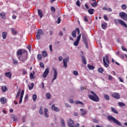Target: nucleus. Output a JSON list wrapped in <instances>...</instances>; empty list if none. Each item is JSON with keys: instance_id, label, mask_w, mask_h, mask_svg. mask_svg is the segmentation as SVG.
Wrapping results in <instances>:
<instances>
[{"instance_id": "f257e3e1", "label": "nucleus", "mask_w": 127, "mask_h": 127, "mask_svg": "<svg viewBox=\"0 0 127 127\" xmlns=\"http://www.w3.org/2000/svg\"><path fill=\"white\" fill-rule=\"evenodd\" d=\"M17 56L20 61L24 63L27 60V52L24 50H18L17 52Z\"/></svg>"}, {"instance_id": "f03ea898", "label": "nucleus", "mask_w": 127, "mask_h": 127, "mask_svg": "<svg viewBox=\"0 0 127 127\" xmlns=\"http://www.w3.org/2000/svg\"><path fill=\"white\" fill-rule=\"evenodd\" d=\"M91 94L92 95H88V97L90 100H92V101H94V102H99L100 101V98H99V97H98V95L94 91H91Z\"/></svg>"}, {"instance_id": "7ed1b4c3", "label": "nucleus", "mask_w": 127, "mask_h": 127, "mask_svg": "<svg viewBox=\"0 0 127 127\" xmlns=\"http://www.w3.org/2000/svg\"><path fill=\"white\" fill-rule=\"evenodd\" d=\"M107 119L108 121H109L110 122H112L114 124H116V125H117L118 126H122V124L121 123V122H120L119 121H118V120H117L116 118L111 115L108 116Z\"/></svg>"}, {"instance_id": "20e7f679", "label": "nucleus", "mask_w": 127, "mask_h": 127, "mask_svg": "<svg viewBox=\"0 0 127 127\" xmlns=\"http://www.w3.org/2000/svg\"><path fill=\"white\" fill-rule=\"evenodd\" d=\"M114 22L115 24H119H119H121V25H123V26H124V27L127 28V25L126 23V22H125V21H124L123 20L121 19H115Z\"/></svg>"}, {"instance_id": "39448f33", "label": "nucleus", "mask_w": 127, "mask_h": 127, "mask_svg": "<svg viewBox=\"0 0 127 127\" xmlns=\"http://www.w3.org/2000/svg\"><path fill=\"white\" fill-rule=\"evenodd\" d=\"M103 64L106 68L109 67V64H110V60H109V55H106L103 57Z\"/></svg>"}, {"instance_id": "423d86ee", "label": "nucleus", "mask_w": 127, "mask_h": 127, "mask_svg": "<svg viewBox=\"0 0 127 127\" xmlns=\"http://www.w3.org/2000/svg\"><path fill=\"white\" fill-rule=\"evenodd\" d=\"M81 35L83 42L85 44V47H86V48H88V42L87 41V36H86V33H82Z\"/></svg>"}, {"instance_id": "0eeeda50", "label": "nucleus", "mask_w": 127, "mask_h": 127, "mask_svg": "<svg viewBox=\"0 0 127 127\" xmlns=\"http://www.w3.org/2000/svg\"><path fill=\"white\" fill-rule=\"evenodd\" d=\"M43 31H42V30L41 29H39L36 35L37 39H38V40H40V37L41 36V35H43Z\"/></svg>"}, {"instance_id": "6e6552de", "label": "nucleus", "mask_w": 127, "mask_h": 127, "mask_svg": "<svg viewBox=\"0 0 127 127\" xmlns=\"http://www.w3.org/2000/svg\"><path fill=\"white\" fill-rule=\"evenodd\" d=\"M119 16H120V17H121V18L124 20H127V13H125L124 12H121L119 13Z\"/></svg>"}, {"instance_id": "1a4fd4ad", "label": "nucleus", "mask_w": 127, "mask_h": 127, "mask_svg": "<svg viewBox=\"0 0 127 127\" xmlns=\"http://www.w3.org/2000/svg\"><path fill=\"white\" fill-rule=\"evenodd\" d=\"M53 70L54 71V77L52 80V83H53V81H54V80H56V79H57V76H58V72H57V69L55 68H53Z\"/></svg>"}, {"instance_id": "9d476101", "label": "nucleus", "mask_w": 127, "mask_h": 127, "mask_svg": "<svg viewBox=\"0 0 127 127\" xmlns=\"http://www.w3.org/2000/svg\"><path fill=\"white\" fill-rule=\"evenodd\" d=\"M67 124L69 127H75V122L71 119H68Z\"/></svg>"}, {"instance_id": "9b49d317", "label": "nucleus", "mask_w": 127, "mask_h": 127, "mask_svg": "<svg viewBox=\"0 0 127 127\" xmlns=\"http://www.w3.org/2000/svg\"><path fill=\"white\" fill-rule=\"evenodd\" d=\"M81 39V34H79V36H77L76 41L73 43V45L74 46H77L79 45V42H80V40Z\"/></svg>"}, {"instance_id": "f8f14e48", "label": "nucleus", "mask_w": 127, "mask_h": 127, "mask_svg": "<svg viewBox=\"0 0 127 127\" xmlns=\"http://www.w3.org/2000/svg\"><path fill=\"white\" fill-rule=\"evenodd\" d=\"M112 98H114L115 99H117V100H119V99H121V96H120V94L118 93H113L111 95Z\"/></svg>"}, {"instance_id": "ddd939ff", "label": "nucleus", "mask_w": 127, "mask_h": 127, "mask_svg": "<svg viewBox=\"0 0 127 127\" xmlns=\"http://www.w3.org/2000/svg\"><path fill=\"white\" fill-rule=\"evenodd\" d=\"M49 73V68L47 67L45 69V70L43 74V78H46V77H47V75H48Z\"/></svg>"}, {"instance_id": "4468645a", "label": "nucleus", "mask_w": 127, "mask_h": 127, "mask_svg": "<svg viewBox=\"0 0 127 127\" xmlns=\"http://www.w3.org/2000/svg\"><path fill=\"white\" fill-rule=\"evenodd\" d=\"M69 62V57H67L63 60V64H64V66L66 68L67 67V63Z\"/></svg>"}, {"instance_id": "2eb2a0df", "label": "nucleus", "mask_w": 127, "mask_h": 127, "mask_svg": "<svg viewBox=\"0 0 127 127\" xmlns=\"http://www.w3.org/2000/svg\"><path fill=\"white\" fill-rule=\"evenodd\" d=\"M23 95H24V90H22L20 94L19 104H21V103H22V98H23Z\"/></svg>"}, {"instance_id": "dca6fc26", "label": "nucleus", "mask_w": 127, "mask_h": 127, "mask_svg": "<svg viewBox=\"0 0 127 127\" xmlns=\"http://www.w3.org/2000/svg\"><path fill=\"white\" fill-rule=\"evenodd\" d=\"M52 109L55 112H59L60 110H59V108L55 107V105L53 104L52 105Z\"/></svg>"}, {"instance_id": "f3484780", "label": "nucleus", "mask_w": 127, "mask_h": 127, "mask_svg": "<svg viewBox=\"0 0 127 127\" xmlns=\"http://www.w3.org/2000/svg\"><path fill=\"white\" fill-rule=\"evenodd\" d=\"M0 102L1 104L3 105V104H5V103H6V99H5V97H1L0 98Z\"/></svg>"}, {"instance_id": "a211bd4d", "label": "nucleus", "mask_w": 127, "mask_h": 127, "mask_svg": "<svg viewBox=\"0 0 127 127\" xmlns=\"http://www.w3.org/2000/svg\"><path fill=\"white\" fill-rule=\"evenodd\" d=\"M37 10L39 16H40V18H42L43 17V13L42 12V11L40 10L39 9H38Z\"/></svg>"}, {"instance_id": "6ab92c4d", "label": "nucleus", "mask_w": 127, "mask_h": 127, "mask_svg": "<svg viewBox=\"0 0 127 127\" xmlns=\"http://www.w3.org/2000/svg\"><path fill=\"white\" fill-rule=\"evenodd\" d=\"M44 114H45V117L46 118H49V115H48V109L45 108L44 109Z\"/></svg>"}, {"instance_id": "aec40b11", "label": "nucleus", "mask_w": 127, "mask_h": 127, "mask_svg": "<svg viewBox=\"0 0 127 127\" xmlns=\"http://www.w3.org/2000/svg\"><path fill=\"white\" fill-rule=\"evenodd\" d=\"M80 111L82 116H85L87 114V110H85L84 109H80Z\"/></svg>"}, {"instance_id": "412c9836", "label": "nucleus", "mask_w": 127, "mask_h": 127, "mask_svg": "<svg viewBox=\"0 0 127 127\" xmlns=\"http://www.w3.org/2000/svg\"><path fill=\"white\" fill-rule=\"evenodd\" d=\"M5 77H7L9 79H11V73L10 72H5Z\"/></svg>"}, {"instance_id": "4be33fe9", "label": "nucleus", "mask_w": 127, "mask_h": 127, "mask_svg": "<svg viewBox=\"0 0 127 127\" xmlns=\"http://www.w3.org/2000/svg\"><path fill=\"white\" fill-rule=\"evenodd\" d=\"M81 59L82 60V63L84 65H86L87 64V61L86 60V58L84 56H81Z\"/></svg>"}, {"instance_id": "5701e85b", "label": "nucleus", "mask_w": 127, "mask_h": 127, "mask_svg": "<svg viewBox=\"0 0 127 127\" xmlns=\"http://www.w3.org/2000/svg\"><path fill=\"white\" fill-rule=\"evenodd\" d=\"M2 92L3 93H5L6 91H7V87L6 86H1Z\"/></svg>"}, {"instance_id": "b1692460", "label": "nucleus", "mask_w": 127, "mask_h": 127, "mask_svg": "<svg viewBox=\"0 0 127 127\" xmlns=\"http://www.w3.org/2000/svg\"><path fill=\"white\" fill-rule=\"evenodd\" d=\"M39 114L42 116L43 115V107L41 106L39 110Z\"/></svg>"}, {"instance_id": "393cba45", "label": "nucleus", "mask_w": 127, "mask_h": 127, "mask_svg": "<svg viewBox=\"0 0 127 127\" xmlns=\"http://www.w3.org/2000/svg\"><path fill=\"white\" fill-rule=\"evenodd\" d=\"M6 35H7V33H6V32H4L2 33L3 39H5L6 38Z\"/></svg>"}, {"instance_id": "a878e982", "label": "nucleus", "mask_w": 127, "mask_h": 127, "mask_svg": "<svg viewBox=\"0 0 127 127\" xmlns=\"http://www.w3.org/2000/svg\"><path fill=\"white\" fill-rule=\"evenodd\" d=\"M0 16H1V18L3 19H5V14L3 13H0Z\"/></svg>"}, {"instance_id": "bb28decb", "label": "nucleus", "mask_w": 127, "mask_h": 127, "mask_svg": "<svg viewBox=\"0 0 127 127\" xmlns=\"http://www.w3.org/2000/svg\"><path fill=\"white\" fill-rule=\"evenodd\" d=\"M76 33H77L76 30H74L72 32L71 35L73 37V38H76Z\"/></svg>"}, {"instance_id": "cd10ccee", "label": "nucleus", "mask_w": 127, "mask_h": 127, "mask_svg": "<svg viewBox=\"0 0 127 127\" xmlns=\"http://www.w3.org/2000/svg\"><path fill=\"white\" fill-rule=\"evenodd\" d=\"M87 67L89 70H94V69H95L94 66L91 65L90 64H87Z\"/></svg>"}, {"instance_id": "c85d7f7f", "label": "nucleus", "mask_w": 127, "mask_h": 127, "mask_svg": "<svg viewBox=\"0 0 127 127\" xmlns=\"http://www.w3.org/2000/svg\"><path fill=\"white\" fill-rule=\"evenodd\" d=\"M94 10H95V9H89L88 10V11L90 14H93L94 13Z\"/></svg>"}, {"instance_id": "c756f323", "label": "nucleus", "mask_w": 127, "mask_h": 127, "mask_svg": "<svg viewBox=\"0 0 127 127\" xmlns=\"http://www.w3.org/2000/svg\"><path fill=\"white\" fill-rule=\"evenodd\" d=\"M111 110L112 111V112H113V113H114V114H119L118 111H117V110H116V108L114 107H111Z\"/></svg>"}, {"instance_id": "7c9ffc66", "label": "nucleus", "mask_w": 127, "mask_h": 127, "mask_svg": "<svg viewBox=\"0 0 127 127\" xmlns=\"http://www.w3.org/2000/svg\"><path fill=\"white\" fill-rule=\"evenodd\" d=\"M46 97L48 100H50V99H51V94H50V93H47Z\"/></svg>"}, {"instance_id": "2f4dec72", "label": "nucleus", "mask_w": 127, "mask_h": 127, "mask_svg": "<svg viewBox=\"0 0 127 127\" xmlns=\"http://www.w3.org/2000/svg\"><path fill=\"white\" fill-rule=\"evenodd\" d=\"M11 31H12V34L13 35H16L17 34V32H16V30H14L13 28L11 29Z\"/></svg>"}, {"instance_id": "473e14b6", "label": "nucleus", "mask_w": 127, "mask_h": 127, "mask_svg": "<svg viewBox=\"0 0 127 127\" xmlns=\"http://www.w3.org/2000/svg\"><path fill=\"white\" fill-rule=\"evenodd\" d=\"M102 28H103V29H105L106 28V27H107V26H108V24L107 23H103L101 25Z\"/></svg>"}, {"instance_id": "72a5a7b5", "label": "nucleus", "mask_w": 127, "mask_h": 127, "mask_svg": "<svg viewBox=\"0 0 127 127\" xmlns=\"http://www.w3.org/2000/svg\"><path fill=\"white\" fill-rule=\"evenodd\" d=\"M118 105L119 107H126V105L123 102H119Z\"/></svg>"}, {"instance_id": "f704fd0d", "label": "nucleus", "mask_w": 127, "mask_h": 127, "mask_svg": "<svg viewBox=\"0 0 127 127\" xmlns=\"http://www.w3.org/2000/svg\"><path fill=\"white\" fill-rule=\"evenodd\" d=\"M11 119H12V120H13V122H16V118H15V116L14 115H11Z\"/></svg>"}, {"instance_id": "c9c22d12", "label": "nucleus", "mask_w": 127, "mask_h": 127, "mask_svg": "<svg viewBox=\"0 0 127 127\" xmlns=\"http://www.w3.org/2000/svg\"><path fill=\"white\" fill-rule=\"evenodd\" d=\"M12 61L13 64H14L15 65H17L18 64V62L16 61L15 59H12Z\"/></svg>"}, {"instance_id": "e433bc0d", "label": "nucleus", "mask_w": 127, "mask_h": 127, "mask_svg": "<svg viewBox=\"0 0 127 127\" xmlns=\"http://www.w3.org/2000/svg\"><path fill=\"white\" fill-rule=\"evenodd\" d=\"M75 105H84V104L83 103V102H81V101H75Z\"/></svg>"}, {"instance_id": "4c0bfd02", "label": "nucleus", "mask_w": 127, "mask_h": 127, "mask_svg": "<svg viewBox=\"0 0 127 127\" xmlns=\"http://www.w3.org/2000/svg\"><path fill=\"white\" fill-rule=\"evenodd\" d=\"M37 99V96L36 95V94H34L33 95V101L34 102H35L36 101Z\"/></svg>"}, {"instance_id": "58836bf2", "label": "nucleus", "mask_w": 127, "mask_h": 127, "mask_svg": "<svg viewBox=\"0 0 127 127\" xmlns=\"http://www.w3.org/2000/svg\"><path fill=\"white\" fill-rule=\"evenodd\" d=\"M22 73L23 75H26L27 74V71L25 70V69L23 68L22 69Z\"/></svg>"}, {"instance_id": "ea45409f", "label": "nucleus", "mask_w": 127, "mask_h": 127, "mask_svg": "<svg viewBox=\"0 0 127 127\" xmlns=\"http://www.w3.org/2000/svg\"><path fill=\"white\" fill-rule=\"evenodd\" d=\"M34 86V84L33 83H31V86H28V88L29 90H32L33 89V87Z\"/></svg>"}, {"instance_id": "a19ab883", "label": "nucleus", "mask_w": 127, "mask_h": 127, "mask_svg": "<svg viewBox=\"0 0 127 127\" xmlns=\"http://www.w3.org/2000/svg\"><path fill=\"white\" fill-rule=\"evenodd\" d=\"M98 5V3H97V1H94L93 3H91V6H93V7H96Z\"/></svg>"}, {"instance_id": "79ce46f5", "label": "nucleus", "mask_w": 127, "mask_h": 127, "mask_svg": "<svg viewBox=\"0 0 127 127\" xmlns=\"http://www.w3.org/2000/svg\"><path fill=\"white\" fill-rule=\"evenodd\" d=\"M104 99H105V100H107V101H110V96H109V95H105L104 96Z\"/></svg>"}, {"instance_id": "37998d69", "label": "nucleus", "mask_w": 127, "mask_h": 127, "mask_svg": "<svg viewBox=\"0 0 127 127\" xmlns=\"http://www.w3.org/2000/svg\"><path fill=\"white\" fill-rule=\"evenodd\" d=\"M42 55H41V54H38V59L39 60H40V61H41V60H42Z\"/></svg>"}, {"instance_id": "c03bdc74", "label": "nucleus", "mask_w": 127, "mask_h": 127, "mask_svg": "<svg viewBox=\"0 0 127 127\" xmlns=\"http://www.w3.org/2000/svg\"><path fill=\"white\" fill-rule=\"evenodd\" d=\"M19 95H20V90H19L18 91L17 93L16 96V99H18V97H19Z\"/></svg>"}, {"instance_id": "a18cd8bd", "label": "nucleus", "mask_w": 127, "mask_h": 127, "mask_svg": "<svg viewBox=\"0 0 127 127\" xmlns=\"http://www.w3.org/2000/svg\"><path fill=\"white\" fill-rule=\"evenodd\" d=\"M42 55L44 57H47V52L46 51H43L42 53Z\"/></svg>"}, {"instance_id": "49530a36", "label": "nucleus", "mask_w": 127, "mask_h": 127, "mask_svg": "<svg viewBox=\"0 0 127 127\" xmlns=\"http://www.w3.org/2000/svg\"><path fill=\"white\" fill-rule=\"evenodd\" d=\"M34 71L33 72V73H31L30 74V77L31 78V79H34Z\"/></svg>"}, {"instance_id": "de8ad7c7", "label": "nucleus", "mask_w": 127, "mask_h": 127, "mask_svg": "<svg viewBox=\"0 0 127 127\" xmlns=\"http://www.w3.org/2000/svg\"><path fill=\"white\" fill-rule=\"evenodd\" d=\"M108 80H110L112 81L114 79V77L112 76V75H108Z\"/></svg>"}, {"instance_id": "09e8293b", "label": "nucleus", "mask_w": 127, "mask_h": 127, "mask_svg": "<svg viewBox=\"0 0 127 127\" xmlns=\"http://www.w3.org/2000/svg\"><path fill=\"white\" fill-rule=\"evenodd\" d=\"M98 71L99 73H103L104 72V69H103V68L100 67L98 69Z\"/></svg>"}, {"instance_id": "8fccbe9b", "label": "nucleus", "mask_w": 127, "mask_h": 127, "mask_svg": "<svg viewBox=\"0 0 127 127\" xmlns=\"http://www.w3.org/2000/svg\"><path fill=\"white\" fill-rule=\"evenodd\" d=\"M127 5L126 4H122V8H123V9H127Z\"/></svg>"}, {"instance_id": "3c124183", "label": "nucleus", "mask_w": 127, "mask_h": 127, "mask_svg": "<svg viewBox=\"0 0 127 127\" xmlns=\"http://www.w3.org/2000/svg\"><path fill=\"white\" fill-rule=\"evenodd\" d=\"M51 11H53L54 12H55L56 9H55V8H54V7L52 6L51 7Z\"/></svg>"}, {"instance_id": "603ef678", "label": "nucleus", "mask_w": 127, "mask_h": 127, "mask_svg": "<svg viewBox=\"0 0 127 127\" xmlns=\"http://www.w3.org/2000/svg\"><path fill=\"white\" fill-rule=\"evenodd\" d=\"M65 108H71V105H69L68 103L64 104Z\"/></svg>"}, {"instance_id": "864d4df0", "label": "nucleus", "mask_w": 127, "mask_h": 127, "mask_svg": "<svg viewBox=\"0 0 127 127\" xmlns=\"http://www.w3.org/2000/svg\"><path fill=\"white\" fill-rule=\"evenodd\" d=\"M40 66L41 68H44V64H43V63H40Z\"/></svg>"}, {"instance_id": "5fc2aeb1", "label": "nucleus", "mask_w": 127, "mask_h": 127, "mask_svg": "<svg viewBox=\"0 0 127 127\" xmlns=\"http://www.w3.org/2000/svg\"><path fill=\"white\" fill-rule=\"evenodd\" d=\"M76 3V5H77V6H80V0H77Z\"/></svg>"}, {"instance_id": "6e6d98bb", "label": "nucleus", "mask_w": 127, "mask_h": 127, "mask_svg": "<svg viewBox=\"0 0 127 127\" xmlns=\"http://www.w3.org/2000/svg\"><path fill=\"white\" fill-rule=\"evenodd\" d=\"M57 23H58V24H59V23H60L61 22V19L60 18V17L58 18V21H57Z\"/></svg>"}, {"instance_id": "4d7b16f0", "label": "nucleus", "mask_w": 127, "mask_h": 127, "mask_svg": "<svg viewBox=\"0 0 127 127\" xmlns=\"http://www.w3.org/2000/svg\"><path fill=\"white\" fill-rule=\"evenodd\" d=\"M61 124L63 125V126H65V122L64 121V119L61 120Z\"/></svg>"}, {"instance_id": "13d9d810", "label": "nucleus", "mask_w": 127, "mask_h": 127, "mask_svg": "<svg viewBox=\"0 0 127 127\" xmlns=\"http://www.w3.org/2000/svg\"><path fill=\"white\" fill-rule=\"evenodd\" d=\"M104 18L105 20H106V21H108V20H109V19L108 18L107 15H104Z\"/></svg>"}, {"instance_id": "bf43d9fd", "label": "nucleus", "mask_w": 127, "mask_h": 127, "mask_svg": "<svg viewBox=\"0 0 127 127\" xmlns=\"http://www.w3.org/2000/svg\"><path fill=\"white\" fill-rule=\"evenodd\" d=\"M73 74L75 75V76H77L78 75V71H76V70H74L73 71Z\"/></svg>"}, {"instance_id": "052dcab7", "label": "nucleus", "mask_w": 127, "mask_h": 127, "mask_svg": "<svg viewBox=\"0 0 127 127\" xmlns=\"http://www.w3.org/2000/svg\"><path fill=\"white\" fill-rule=\"evenodd\" d=\"M59 60L60 62H61V61H62V60H63V58L62 57V56H60L59 57Z\"/></svg>"}, {"instance_id": "680f3d73", "label": "nucleus", "mask_w": 127, "mask_h": 127, "mask_svg": "<svg viewBox=\"0 0 127 127\" xmlns=\"http://www.w3.org/2000/svg\"><path fill=\"white\" fill-rule=\"evenodd\" d=\"M69 103H70V104H74V100H73L72 99H70Z\"/></svg>"}, {"instance_id": "e2e57ef3", "label": "nucleus", "mask_w": 127, "mask_h": 127, "mask_svg": "<svg viewBox=\"0 0 127 127\" xmlns=\"http://www.w3.org/2000/svg\"><path fill=\"white\" fill-rule=\"evenodd\" d=\"M93 123H96V124H98L99 123V121L97 119H93Z\"/></svg>"}, {"instance_id": "0e129e2a", "label": "nucleus", "mask_w": 127, "mask_h": 127, "mask_svg": "<svg viewBox=\"0 0 127 127\" xmlns=\"http://www.w3.org/2000/svg\"><path fill=\"white\" fill-rule=\"evenodd\" d=\"M76 31H77L78 34H79V35H80V34H80V29L77 28L76 29Z\"/></svg>"}, {"instance_id": "69168bd1", "label": "nucleus", "mask_w": 127, "mask_h": 127, "mask_svg": "<svg viewBox=\"0 0 127 127\" xmlns=\"http://www.w3.org/2000/svg\"><path fill=\"white\" fill-rule=\"evenodd\" d=\"M49 48H50V50L51 52H52L53 50H52V45H50L49 46Z\"/></svg>"}, {"instance_id": "338daca9", "label": "nucleus", "mask_w": 127, "mask_h": 127, "mask_svg": "<svg viewBox=\"0 0 127 127\" xmlns=\"http://www.w3.org/2000/svg\"><path fill=\"white\" fill-rule=\"evenodd\" d=\"M122 49L123 50V51H127V49H126L124 46L122 47Z\"/></svg>"}, {"instance_id": "774afa93", "label": "nucleus", "mask_w": 127, "mask_h": 127, "mask_svg": "<svg viewBox=\"0 0 127 127\" xmlns=\"http://www.w3.org/2000/svg\"><path fill=\"white\" fill-rule=\"evenodd\" d=\"M119 80L120 82H122V83H124V80L122 79L121 77H119Z\"/></svg>"}]
</instances>
